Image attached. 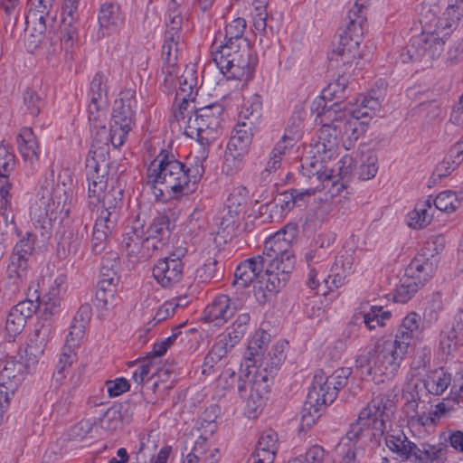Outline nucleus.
I'll return each instance as SVG.
<instances>
[{"label":"nucleus","mask_w":463,"mask_h":463,"mask_svg":"<svg viewBox=\"0 0 463 463\" xmlns=\"http://www.w3.org/2000/svg\"><path fill=\"white\" fill-rule=\"evenodd\" d=\"M451 384V376L442 369L435 370L424 381V386L433 395H441Z\"/></svg>","instance_id":"48"},{"label":"nucleus","mask_w":463,"mask_h":463,"mask_svg":"<svg viewBox=\"0 0 463 463\" xmlns=\"http://www.w3.org/2000/svg\"><path fill=\"white\" fill-rule=\"evenodd\" d=\"M213 60L228 80H249L257 64V57L248 40H241L238 45H222L217 38L211 47Z\"/></svg>","instance_id":"7"},{"label":"nucleus","mask_w":463,"mask_h":463,"mask_svg":"<svg viewBox=\"0 0 463 463\" xmlns=\"http://www.w3.org/2000/svg\"><path fill=\"white\" fill-rule=\"evenodd\" d=\"M407 353L403 345L399 346L392 340L377 341L373 347L357 355L355 367L375 383H383L395 377Z\"/></svg>","instance_id":"6"},{"label":"nucleus","mask_w":463,"mask_h":463,"mask_svg":"<svg viewBox=\"0 0 463 463\" xmlns=\"http://www.w3.org/2000/svg\"><path fill=\"white\" fill-rule=\"evenodd\" d=\"M15 165V156L13 150L2 144L0 145V207L5 211L11 208L12 195L10 189L12 184L8 176Z\"/></svg>","instance_id":"24"},{"label":"nucleus","mask_w":463,"mask_h":463,"mask_svg":"<svg viewBox=\"0 0 463 463\" xmlns=\"http://www.w3.org/2000/svg\"><path fill=\"white\" fill-rule=\"evenodd\" d=\"M348 80L343 75H339L336 80L330 82L314 101L313 110L316 112L321 111L324 105L327 108L332 107L334 109L342 110L340 109V101L345 98L346 88Z\"/></svg>","instance_id":"26"},{"label":"nucleus","mask_w":463,"mask_h":463,"mask_svg":"<svg viewBox=\"0 0 463 463\" xmlns=\"http://www.w3.org/2000/svg\"><path fill=\"white\" fill-rule=\"evenodd\" d=\"M269 339V335L265 331L259 330L255 332L248 344L244 355L248 368L255 366L257 363L260 364L262 362Z\"/></svg>","instance_id":"40"},{"label":"nucleus","mask_w":463,"mask_h":463,"mask_svg":"<svg viewBox=\"0 0 463 463\" xmlns=\"http://www.w3.org/2000/svg\"><path fill=\"white\" fill-rule=\"evenodd\" d=\"M224 108L222 104L214 103L200 109L195 105L186 109H173V118L177 122L184 133L191 137L196 138L203 146L202 151L206 146L213 143L222 135L224 124Z\"/></svg>","instance_id":"5"},{"label":"nucleus","mask_w":463,"mask_h":463,"mask_svg":"<svg viewBox=\"0 0 463 463\" xmlns=\"http://www.w3.org/2000/svg\"><path fill=\"white\" fill-rule=\"evenodd\" d=\"M165 33L162 46L164 65L162 73L164 81L169 88L176 89L175 101L178 106L174 109L190 108L194 104V98L197 91L196 71L193 66L186 67L182 75L178 76L176 61L179 50L183 45V22L184 17L180 5L175 0H170L165 14Z\"/></svg>","instance_id":"1"},{"label":"nucleus","mask_w":463,"mask_h":463,"mask_svg":"<svg viewBox=\"0 0 463 463\" xmlns=\"http://www.w3.org/2000/svg\"><path fill=\"white\" fill-rule=\"evenodd\" d=\"M27 30L32 31L31 36L34 38L32 42L35 48L42 41L45 33H51L54 31L57 21L52 14H43L33 10L26 17Z\"/></svg>","instance_id":"32"},{"label":"nucleus","mask_w":463,"mask_h":463,"mask_svg":"<svg viewBox=\"0 0 463 463\" xmlns=\"http://www.w3.org/2000/svg\"><path fill=\"white\" fill-rule=\"evenodd\" d=\"M335 116H333V123L342 124L340 140L345 149H350L354 143L358 139L360 134L364 130V121L362 118H356L348 112L334 109Z\"/></svg>","instance_id":"27"},{"label":"nucleus","mask_w":463,"mask_h":463,"mask_svg":"<svg viewBox=\"0 0 463 463\" xmlns=\"http://www.w3.org/2000/svg\"><path fill=\"white\" fill-rule=\"evenodd\" d=\"M292 269L265 265L262 274H260L254 285V295L260 303H264L269 298L276 294L282 288L288 279L289 273Z\"/></svg>","instance_id":"20"},{"label":"nucleus","mask_w":463,"mask_h":463,"mask_svg":"<svg viewBox=\"0 0 463 463\" xmlns=\"http://www.w3.org/2000/svg\"><path fill=\"white\" fill-rule=\"evenodd\" d=\"M115 292L116 287H99V284H98L95 296V305L99 308L108 309L109 307L113 303Z\"/></svg>","instance_id":"62"},{"label":"nucleus","mask_w":463,"mask_h":463,"mask_svg":"<svg viewBox=\"0 0 463 463\" xmlns=\"http://www.w3.org/2000/svg\"><path fill=\"white\" fill-rule=\"evenodd\" d=\"M335 387H332L327 381V374L319 370L316 372L311 387L307 393L308 404L326 406L332 403L335 398Z\"/></svg>","instance_id":"28"},{"label":"nucleus","mask_w":463,"mask_h":463,"mask_svg":"<svg viewBox=\"0 0 463 463\" xmlns=\"http://www.w3.org/2000/svg\"><path fill=\"white\" fill-rule=\"evenodd\" d=\"M19 152L25 162L34 164L40 156L38 141L32 128H23L17 136Z\"/></svg>","instance_id":"39"},{"label":"nucleus","mask_w":463,"mask_h":463,"mask_svg":"<svg viewBox=\"0 0 463 463\" xmlns=\"http://www.w3.org/2000/svg\"><path fill=\"white\" fill-rule=\"evenodd\" d=\"M48 327L41 326L34 329L33 335L30 337L25 353L29 359L33 360V363L36 362L43 354L48 341Z\"/></svg>","instance_id":"44"},{"label":"nucleus","mask_w":463,"mask_h":463,"mask_svg":"<svg viewBox=\"0 0 463 463\" xmlns=\"http://www.w3.org/2000/svg\"><path fill=\"white\" fill-rule=\"evenodd\" d=\"M420 287L422 286L405 272L394 289L392 294L393 300L397 303H406Z\"/></svg>","instance_id":"47"},{"label":"nucleus","mask_w":463,"mask_h":463,"mask_svg":"<svg viewBox=\"0 0 463 463\" xmlns=\"http://www.w3.org/2000/svg\"><path fill=\"white\" fill-rule=\"evenodd\" d=\"M98 20L102 34L105 35L118 31L125 18L118 5L105 3L99 9Z\"/></svg>","instance_id":"37"},{"label":"nucleus","mask_w":463,"mask_h":463,"mask_svg":"<svg viewBox=\"0 0 463 463\" xmlns=\"http://www.w3.org/2000/svg\"><path fill=\"white\" fill-rule=\"evenodd\" d=\"M395 402L393 397L388 393H381L361 410L357 420L351 424L345 439L349 441L358 440L366 437L371 430L383 433L385 422L393 413Z\"/></svg>","instance_id":"8"},{"label":"nucleus","mask_w":463,"mask_h":463,"mask_svg":"<svg viewBox=\"0 0 463 463\" xmlns=\"http://www.w3.org/2000/svg\"><path fill=\"white\" fill-rule=\"evenodd\" d=\"M107 77L102 72H97L90 82V98L101 105H107Z\"/></svg>","instance_id":"55"},{"label":"nucleus","mask_w":463,"mask_h":463,"mask_svg":"<svg viewBox=\"0 0 463 463\" xmlns=\"http://www.w3.org/2000/svg\"><path fill=\"white\" fill-rule=\"evenodd\" d=\"M263 262L260 257L254 256L240 263L234 272L233 286L244 288L255 280L260 279V274L263 272Z\"/></svg>","instance_id":"33"},{"label":"nucleus","mask_w":463,"mask_h":463,"mask_svg":"<svg viewBox=\"0 0 463 463\" xmlns=\"http://www.w3.org/2000/svg\"><path fill=\"white\" fill-rule=\"evenodd\" d=\"M279 439L275 430H265L260 435L250 463H272L278 451Z\"/></svg>","instance_id":"30"},{"label":"nucleus","mask_w":463,"mask_h":463,"mask_svg":"<svg viewBox=\"0 0 463 463\" xmlns=\"http://www.w3.org/2000/svg\"><path fill=\"white\" fill-rule=\"evenodd\" d=\"M439 257L430 252H419L411 261L405 272L423 286L435 274Z\"/></svg>","instance_id":"25"},{"label":"nucleus","mask_w":463,"mask_h":463,"mask_svg":"<svg viewBox=\"0 0 463 463\" xmlns=\"http://www.w3.org/2000/svg\"><path fill=\"white\" fill-rule=\"evenodd\" d=\"M420 317L415 312L409 313L402 321L394 336L392 340L400 346L403 345L404 350L408 352L411 341L420 333Z\"/></svg>","instance_id":"36"},{"label":"nucleus","mask_w":463,"mask_h":463,"mask_svg":"<svg viewBox=\"0 0 463 463\" xmlns=\"http://www.w3.org/2000/svg\"><path fill=\"white\" fill-rule=\"evenodd\" d=\"M245 29V19L241 17L233 19L225 27V43L222 42V45H238L241 40H247L243 37Z\"/></svg>","instance_id":"54"},{"label":"nucleus","mask_w":463,"mask_h":463,"mask_svg":"<svg viewBox=\"0 0 463 463\" xmlns=\"http://www.w3.org/2000/svg\"><path fill=\"white\" fill-rule=\"evenodd\" d=\"M438 418V412L436 411H430L429 412L422 411L421 413H418L415 418L411 420H407V425L411 430H420V428L423 427H430L436 424V420Z\"/></svg>","instance_id":"61"},{"label":"nucleus","mask_w":463,"mask_h":463,"mask_svg":"<svg viewBox=\"0 0 463 463\" xmlns=\"http://www.w3.org/2000/svg\"><path fill=\"white\" fill-rule=\"evenodd\" d=\"M137 107L136 91L124 90L115 99L111 116L112 146H121L134 126L135 109Z\"/></svg>","instance_id":"13"},{"label":"nucleus","mask_w":463,"mask_h":463,"mask_svg":"<svg viewBox=\"0 0 463 463\" xmlns=\"http://www.w3.org/2000/svg\"><path fill=\"white\" fill-rule=\"evenodd\" d=\"M349 22L340 34L329 57L330 66L335 68L351 67L359 55V45L366 28L365 12L351 8L348 12Z\"/></svg>","instance_id":"9"},{"label":"nucleus","mask_w":463,"mask_h":463,"mask_svg":"<svg viewBox=\"0 0 463 463\" xmlns=\"http://www.w3.org/2000/svg\"><path fill=\"white\" fill-rule=\"evenodd\" d=\"M439 7L434 0H426L420 10V22L423 27L438 29L449 36L463 16V0H448V5L440 16Z\"/></svg>","instance_id":"14"},{"label":"nucleus","mask_w":463,"mask_h":463,"mask_svg":"<svg viewBox=\"0 0 463 463\" xmlns=\"http://www.w3.org/2000/svg\"><path fill=\"white\" fill-rule=\"evenodd\" d=\"M354 258L352 254L345 252L336 257L334 264L331 267L330 273L326 279H324L326 284L329 283L331 279L332 288H339L345 283L346 278L354 271Z\"/></svg>","instance_id":"35"},{"label":"nucleus","mask_w":463,"mask_h":463,"mask_svg":"<svg viewBox=\"0 0 463 463\" xmlns=\"http://www.w3.org/2000/svg\"><path fill=\"white\" fill-rule=\"evenodd\" d=\"M219 349L215 347L213 345L204 358V362L202 365V373L204 375H211L214 373L215 365L222 361V358L226 356L222 351L219 352Z\"/></svg>","instance_id":"64"},{"label":"nucleus","mask_w":463,"mask_h":463,"mask_svg":"<svg viewBox=\"0 0 463 463\" xmlns=\"http://www.w3.org/2000/svg\"><path fill=\"white\" fill-rule=\"evenodd\" d=\"M248 299V295L241 293L236 297L217 296L204 309V318L215 326H223L237 312L241 311Z\"/></svg>","instance_id":"18"},{"label":"nucleus","mask_w":463,"mask_h":463,"mask_svg":"<svg viewBox=\"0 0 463 463\" xmlns=\"http://www.w3.org/2000/svg\"><path fill=\"white\" fill-rule=\"evenodd\" d=\"M207 156V151L203 149L194 165L186 167L173 155L161 152L146 169V183L155 199L165 203L194 191L204 173L203 162Z\"/></svg>","instance_id":"2"},{"label":"nucleus","mask_w":463,"mask_h":463,"mask_svg":"<svg viewBox=\"0 0 463 463\" xmlns=\"http://www.w3.org/2000/svg\"><path fill=\"white\" fill-rule=\"evenodd\" d=\"M248 194L249 191L244 186L234 188L227 199L226 206L232 208V210H236L241 214L244 212Z\"/></svg>","instance_id":"58"},{"label":"nucleus","mask_w":463,"mask_h":463,"mask_svg":"<svg viewBox=\"0 0 463 463\" xmlns=\"http://www.w3.org/2000/svg\"><path fill=\"white\" fill-rule=\"evenodd\" d=\"M94 129H96V132L93 134V143L89 156H94L99 158L105 157L106 154H108L109 143L112 144L111 128L109 132H108L105 125H102L99 128H94Z\"/></svg>","instance_id":"49"},{"label":"nucleus","mask_w":463,"mask_h":463,"mask_svg":"<svg viewBox=\"0 0 463 463\" xmlns=\"http://www.w3.org/2000/svg\"><path fill=\"white\" fill-rule=\"evenodd\" d=\"M100 203L102 209L94 224L93 232L104 233L109 238L117 226L121 201L109 195L106 202Z\"/></svg>","instance_id":"29"},{"label":"nucleus","mask_w":463,"mask_h":463,"mask_svg":"<svg viewBox=\"0 0 463 463\" xmlns=\"http://www.w3.org/2000/svg\"><path fill=\"white\" fill-rule=\"evenodd\" d=\"M39 308L37 300L24 299L14 306L9 311L6 321L5 330L11 337H15L24 330L27 319L32 317Z\"/></svg>","instance_id":"23"},{"label":"nucleus","mask_w":463,"mask_h":463,"mask_svg":"<svg viewBox=\"0 0 463 463\" xmlns=\"http://www.w3.org/2000/svg\"><path fill=\"white\" fill-rule=\"evenodd\" d=\"M246 154H241L239 151L226 148L222 169L227 175L238 173L243 166V160Z\"/></svg>","instance_id":"56"},{"label":"nucleus","mask_w":463,"mask_h":463,"mask_svg":"<svg viewBox=\"0 0 463 463\" xmlns=\"http://www.w3.org/2000/svg\"><path fill=\"white\" fill-rule=\"evenodd\" d=\"M220 459L219 449L211 445L207 438L201 435L182 463H218Z\"/></svg>","instance_id":"34"},{"label":"nucleus","mask_w":463,"mask_h":463,"mask_svg":"<svg viewBox=\"0 0 463 463\" xmlns=\"http://www.w3.org/2000/svg\"><path fill=\"white\" fill-rule=\"evenodd\" d=\"M196 274L204 282L218 278L217 260L215 257L207 258L204 263L197 269Z\"/></svg>","instance_id":"63"},{"label":"nucleus","mask_w":463,"mask_h":463,"mask_svg":"<svg viewBox=\"0 0 463 463\" xmlns=\"http://www.w3.org/2000/svg\"><path fill=\"white\" fill-rule=\"evenodd\" d=\"M377 171V156L373 152H369L365 156V158L362 159L359 169V178L362 180H369L375 176Z\"/></svg>","instance_id":"60"},{"label":"nucleus","mask_w":463,"mask_h":463,"mask_svg":"<svg viewBox=\"0 0 463 463\" xmlns=\"http://www.w3.org/2000/svg\"><path fill=\"white\" fill-rule=\"evenodd\" d=\"M74 203L71 187L46 178L41 184L35 201L30 207L32 221L50 232L57 222L68 217Z\"/></svg>","instance_id":"4"},{"label":"nucleus","mask_w":463,"mask_h":463,"mask_svg":"<svg viewBox=\"0 0 463 463\" xmlns=\"http://www.w3.org/2000/svg\"><path fill=\"white\" fill-rule=\"evenodd\" d=\"M118 257L116 252H109L103 256L100 264L99 279L98 282L99 287H117L119 281V277L118 275Z\"/></svg>","instance_id":"43"},{"label":"nucleus","mask_w":463,"mask_h":463,"mask_svg":"<svg viewBox=\"0 0 463 463\" xmlns=\"http://www.w3.org/2000/svg\"><path fill=\"white\" fill-rule=\"evenodd\" d=\"M108 167L109 164L105 157L88 156L86 169L90 203H104L109 195L115 197L117 201H122V189L114 187L113 180H111L110 188L108 190L109 181Z\"/></svg>","instance_id":"12"},{"label":"nucleus","mask_w":463,"mask_h":463,"mask_svg":"<svg viewBox=\"0 0 463 463\" xmlns=\"http://www.w3.org/2000/svg\"><path fill=\"white\" fill-rule=\"evenodd\" d=\"M298 232L296 223H288L281 230L270 236L264 243L262 254L260 257L263 266L269 265L287 269H293L295 257L292 251V241Z\"/></svg>","instance_id":"10"},{"label":"nucleus","mask_w":463,"mask_h":463,"mask_svg":"<svg viewBox=\"0 0 463 463\" xmlns=\"http://www.w3.org/2000/svg\"><path fill=\"white\" fill-rule=\"evenodd\" d=\"M146 222V215L138 213L126 227L121 247L129 258L137 259L140 256L146 258L152 254L147 237L145 234Z\"/></svg>","instance_id":"16"},{"label":"nucleus","mask_w":463,"mask_h":463,"mask_svg":"<svg viewBox=\"0 0 463 463\" xmlns=\"http://www.w3.org/2000/svg\"><path fill=\"white\" fill-rule=\"evenodd\" d=\"M333 116H335L334 109L326 105L317 112V120L322 126L317 139L309 146V156L302 158V168L307 170L306 174L308 176L316 175L318 181L331 178L334 173L328 162L336 155L342 124L333 123Z\"/></svg>","instance_id":"3"},{"label":"nucleus","mask_w":463,"mask_h":463,"mask_svg":"<svg viewBox=\"0 0 463 463\" xmlns=\"http://www.w3.org/2000/svg\"><path fill=\"white\" fill-rule=\"evenodd\" d=\"M261 109L262 102L260 97L259 95L250 96L241 108L239 121L251 122L256 128L257 122L260 117Z\"/></svg>","instance_id":"52"},{"label":"nucleus","mask_w":463,"mask_h":463,"mask_svg":"<svg viewBox=\"0 0 463 463\" xmlns=\"http://www.w3.org/2000/svg\"><path fill=\"white\" fill-rule=\"evenodd\" d=\"M385 444L398 458L402 459H411L419 463H428L431 460V455L441 453L440 448H425L426 444H422L421 447L419 448L415 443L410 441L402 431L387 435Z\"/></svg>","instance_id":"17"},{"label":"nucleus","mask_w":463,"mask_h":463,"mask_svg":"<svg viewBox=\"0 0 463 463\" xmlns=\"http://www.w3.org/2000/svg\"><path fill=\"white\" fill-rule=\"evenodd\" d=\"M256 128L251 122L239 121L235 126L227 147L241 154H248Z\"/></svg>","instance_id":"38"},{"label":"nucleus","mask_w":463,"mask_h":463,"mask_svg":"<svg viewBox=\"0 0 463 463\" xmlns=\"http://www.w3.org/2000/svg\"><path fill=\"white\" fill-rule=\"evenodd\" d=\"M250 321V316L248 312L238 314L232 325L216 336L213 345L219 349V352L222 351L227 355L245 335Z\"/></svg>","instance_id":"21"},{"label":"nucleus","mask_w":463,"mask_h":463,"mask_svg":"<svg viewBox=\"0 0 463 463\" xmlns=\"http://www.w3.org/2000/svg\"><path fill=\"white\" fill-rule=\"evenodd\" d=\"M268 374L256 375L250 385L249 393L247 386H239L241 396L245 401V410L249 417H255L264 405L265 396L269 392Z\"/></svg>","instance_id":"22"},{"label":"nucleus","mask_w":463,"mask_h":463,"mask_svg":"<svg viewBox=\"0 0 463 463\" xmlns=\"http://www.w3.org/2000/svg\"><path fill=\"white\" fill-rule=\"evenodd\" d=\"M26 373L25 364L14 358L7 357L3 361V367L0 371V385L9 392H15L21 384Z\"/></svg>","instance_id":"31"},{"label":"nucleus","mask_w":463,"mask_h":463,"mask_svg":"<svg viewBox=\"0 0 463 463\" xmlns=\"http://www.w3.org/2000/svg\"><path fill=\"white\" fill-rule=\"evenodd\" d=\"M462 200L463 192L456 193L447 190L432 198V204L435 209L440 212L451 213L460 206Z\"/></svg>","instance_id":"46"},{"label":"nucleus","mask_w":463,"mask_h":463,"mask_svg":"<svg viewBox=\"0 0 463 463\" xmlns=\"http://www.w3.org/2000/svg\"><path fill=\"white\" fill-rule=\"evenodd\" d=\"M184 255V250L169 254L160 259L153 267V277L156 282L165 288H169L178 284L184 276V264L181 257Z\"/></svg>","instance_id":"19"},{"label":"nucleus","mask_w":463,"mask_h":463,"mask_svg":"<svg viewBox=\"0 0 463 463\" xmlns=\"http://www.w3.org/2000/svg\"><path fill=\"white\" fill-rule=\"evenodd\" d=\"M329 213V204L326 203L310 209L307 213L304 228L307 231H316L320 228L326 222Z\"/></svg>","instance_id":"53"},{"label":"nucleus","mask_w":463,"mask_h":463,"mask_svg":"<svg viewBox=\"0 0 463 463\" xmlns=\"http://www.w3.org/2000/svg\"><path fill=\"white\" fill-rule=\"evenodd\" d=\"M241 218V213L226 206L222 212L220 222V229L228 234L233 232Z\"/></svg>","instance_id":"59"},{"label":"nucleus","mask_w":463,"mask_h":463,"mask_svg":"<svg viewBox=\"0 0 463 463\" xmlns=\"http://www.w3.org/2000/svg\"><path fill=\"white\" fill-rule=\"evenodd\" d=\"M381 107V101L378 97L360 96L357 99L356 107L350 109L352 115L356 118L365 119L372 118L373 114Z\"/></svg>","instance_id":"50"},{"label":"nucleus","mask_w":463,"mask_h":463,"mask_svg":"<svg viewBox=\"0 0 463 463\" xmlns=\"http://www.w3.org/2000/svg\"><path fill=\"white\" fill-rule=\"evenodd\" d=\"M254 5V13L252 14L253 17V26L256 32L260 34H264L267 30V5L268 0H256L253 3Z\"/></svg>","instance_id":"57"},{"label":"nucleus","mask_w":463,"mask_h":463,"mask_svg":"<svg viewBox=\"0 0 463 463\" xmlns=\"http://www.w3.org/2000/svg\"><path fill=\"white\" fill-rule=\"evenodd\" d=\"M16 234L19 240L13 249L6 270L11 294H15L27 278L29 260L36 242V235L30 232L17 231Z\"/></svg>","instance_id":"11"},{"label":"nucleus","mask_w":463,"mask_h":463,"mask_svg":"<svg viewBox=\"0 0 463 463\" xmlns=\"http://www.w3.org/2000/svg\"><path fill=\"white\" fill-rule=\"evenodd\" d=\"M434 209L431 196L418 202L414 209L408 213V225L413 229L426 227L433 218Z\"/></svg>","instance_id":"42"},{"label":"nucleus","mask_w":463,"mask_h":463,"mask_svg":"<svg viewBox=\"0 0 463 463\" xmlns=\"http://www.w3.org/2000/svg\"><path fill=\"white\" fill-rule=\"evenodd\" d=\"M424 28V32L411 40L406 53L410 61L434 60L439 57L444 50L449 36H444L443 33L434 27Z\"/></svg>","instance_id":"15"},{"label":"nucleus","mask_w":463,"mask_h":463,"mask_svg":"<svg viewBox=\"0 0 463 463\" xmlns=\"http://www.w3.org/2000/svg\"><path fill=\"white\" fill-rule=\"evenodd\" d=\"M169 233V218L165 215H159L153 219L147 227L145 226V234L150 245L152 253L163 244V240Z\"/></svg>","instance_id":"41"},{"label":"nucleus","mask_w":463,"mask_h":463,"mask_svg":"<svg viewBox=\"0 0 463 463\" xmlns=\"http://www.w3.org/2000/svg\"><path fill=\"white\" fill-rule=\"evenodd\" d=\"M287 347V341L280 340L277 342L272 345L268 354L264 356L262 362L260 364V366L263 367L265 372L269 371V373L276 372L286 359Z\"/></svg>","instance_id":"45"},{"label":"nucleus","mask_w":463,"mask_h":463,"mask_svg":"<svg viewBox=\"0 0 463 463\" xmlns=\"http://www.w3.org/2000/svg\"><path fill=\"white\" fill-rule=\"evenodd\" d=\"M391 317V311L380 306H372L368 311L362 314L363 322L369 330L375 329L377 326H383Z\"/></svg>","instance_id":"51"}]
</instances>
